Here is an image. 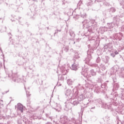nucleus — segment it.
Returning a JSON list of instances; mask_svg holds the SVG:
<instances>
[{"label":"nucleus","mask_w":124,"mask_h":124,"mask_svg":"<svg viewBox=\"0 0 124 124\" xmlns=\"http://www.w3.org/2000/svg\"><path fill=\"white\" fill-rule=\"evenodd\" d=\"M61 120L62 121V124H66L69 121V120L67 118V116H63V118H61Z\"/></svg>","instance_id":"7"},{"label":"nucleus","mask_w":124,"mask_h":124,"mask_svg":"<svg viewBox=\"0 0 124 124\" xmlns=\"http://www.w3.org/2000/svg\"><path fill=\"white\" fill-rule=\"evenodd\" d=\"M110 11L111 12H115L116 11V9L114 8H111Z\"/></svg>","instance_id":"26"},{"label":"nucleus","mask_w":124,"mask_h":124,"mask_svg":"<svg viewBox=\"0 0 124 124\" xmlns=\"http://www.w3.org/2000/svg\"><path fill=\"white\" fill-rule=\"evenodd\" d=\"M86 101H87V105L89 104V102H91V100L89 99H86Z\"/></svg>","instance_id":"30"},{"label":"nucleus","mask_w":124,"mask_h":124,"mask_svg":"<svg viewBox=\"0 0 124 124\" xmlns=\"http://www.w3.org/2000/svg\"><path fill=\"white\" fill-rule=\"evenodd\" d=\"M65 52H68V50H69V47L68 46H65L64 48Z\"/></svg>","instance_id":"23"},{"label":"nucleus","mask_w":124,"mask_h":124,"mask_svg":"<svg viewBox=\"0 0 124 124\" xmlns=\"http://www.w3.org/2000/svg\"><path fill=\"white\" fill-rule=\"evenodd\" d=\"M120 87L119 84L116 83L113 85V90H118Z\"/></svg>","instance_id":"15"},{"label":"nucleus","mask_w":124,"mask_h":124,"mask_svg":"<svg viewBox=\"0 0 124 124\" xmlns=\"http://www.w3.org/2000/svg\"><path fill=\"white\" fill-rule=\"evenodd\" d=\"M118 54H119V52L117 51L114 52V55H118Z\"/></svg>","instance_id":"35"},{"label":"nucleus","mask_w":124,"mask_h":124,"mask_svg":"<svg viewBox=\"0 0 124 124\" xmlns=\"http://www.w3.org/2000/svg\"><path fill=\"white\" fill-rule=\"evenodd\" d=\"M89 71V68H86L82 69L81 74L85 78H89V75H88V71Z\"/></svg>","instance_id":"3"},{"label":"nucleus","mask_w":124,"mask_h":124,"mask_svg":"<svg viewBox=\"0 0 124 124\" xmlns=\"http://www.w3.org/2000/svg\"><path fill=\"white\" fill-rule=\"evenodd\" d=\"M120 5H124V0H122V1H121Z\"/></svg>","instance_id":"31"},{"label":"nucleus","mask_w":124,"mask_h":124,"mask_svg":"<svg viewBox=\"0 0 124 124\" xmlns=\"http://www.w3.org/2000/svg\"><path fill=\"white\" fill-rule=\"evenodd\" d=\"M70 35L72 37V38H74L75 37V33L72 31H70Z\"/></svg>","instance_id":"16"},{"label":"nucleus","mask_w":124,"mask_h":124,"mask_svg":"<svg viewBox=\"0 0 124 124\" xmlns=\"http://www.w3.org/2000/svg\"><path fill=\"white\" fill-rule=\"evenodd\" d=\"M46 124H51V123H47Z\"/></svg>","instance_id":"41"},{"label":"nucleus","mask_w":124,"mask_h":124,"mask_svg":"<svg viewBox=\"0 0 124 124\" xmlns=\"http://www.w3.org/2000/svg\"><path fill=\"white\" fill-rule=\"evenodd\" d=\"M92 23H93V24L91 25L92 27H95V26H96V23L94 21H93Z\"/></svg>","instance_id":"24"},{"label":"nucleus","mask_w":124,"mask_h":124,"mask_svg":"<svg viewBox=\"0 0 124 124\" xmlns=\"http://www.w3.org/2000/svg\"><path fill=\"white\" fill-rule=\"evenodd\" d=\"M78 99V101H82V100H83V99H84V96H83V95H80L79 96Z\"/></svg>","instance_id":"18"},{"label":"nucleus","mask_w":124,"mask_h":124,"mask_svg":"<svg viewBox=\"0 0 124 124\" xmlns=\"http://www.w3.org/2000/svg\"><path fill=\"white\" fill-rule=\"evenodd\" d=\"M57 31H62V30H57Z\"/></svg>","instance_id":"38"},{"label":"nucleus","mask_w":124,"mask_h":124,"mask_svg":"<svg viewBox=\"0 0 124 124\" xmlns=\"http://www.w3.org/2000/svg\"><path fill=\"white\" fill-rule=\"evenodd\" d=\"M65 95H67V96H70V95H72L71 90L68 89L66 92Z\"/></svg>","instance_id":"11"},{"label":"nucleus","mask_w":124,"mask_h":124,"mask_svg":"<svg viewBox=\"0 0 124 124\" xmlns=\"http://www.w3.org/2000/svg\"><path fill=\"white\" fill-rule=\"evenodd\" d=\"M12 80H13L14 82H17V83H18V82H23L25 81L23 79H21L19 76L17 74L13 75Z\"/></svg>","instance_id":"2"},{"label":"nucleus","mask_w":124,"mask_h":124,"mask_svg":"<svg viewBox=\"0 0 124 124\" xmlns=\"http://www.w3.org/2000/svg\"><path fill=\"white\" fill-rule=\"evenodd\" d=\"M67 83L69 86H71L74 83L73 80H72L71 79H68L67 80Z\"/></svg>","instance_id":"13"},{"label":"nucleus","mask_w":124,"mask_h":124,"mask_svg":"<svg viewBox=\"0 0 124 124\" xmlns=\"http://www.w3.org/2000/svg\"><path fill=\"white\" fill-rule=\"evenodd\" d=\"M8 35H9L10 38H11V37L12 36V35H11V33H8Z\"/></svg>","instance_id":"36"},{"label":"nucleus","mask_w":124,"mask_h":124,"mask_svg":"<svg viewBox=\"0 0 124 124\" xmlns=\"http://www.w3.org/2000/svg\"><path fill=\"white\" fill-rule=\"evenodd\" d=\"M5 93H7V91H5Z\"/></svg>","instance_id":"42"},{"label":"nucleus","mask_w":124,"mask_h":124,"mask_svg":"<svg viewBox=\"0 0 124 124\" xmlns=\"http://www.w3.org/2000/svg\"><path fill=\"white\" fill-rule=\"evenodd\" d=\"M34 119H36V118H34Z\"/></svg>","instance_id":"48"},{"label":"nucleus","mask_w":124,"mask_h":124,"mask_svg":"<svg viewBox=\"0 0 124 124\" xmlns=\"http://www.w3.org/2000/svg\"><path fill=\"white\" fill-rule=\"evenodd\" d=\"M46 117H48L49 115L48 114H46Z\"/></svg>","instance_id":"37"},{"label":"nucleus","mask_w":124,"mask_h":124,"mask_svg":"<svg viewBox=\"0 0 124 124\" xmlns=\"http://www.w3.org/2000/svg\"><path fill=\"white\" fill-rule=\"evenodd\" d=\"M100 62V58H97L96 62Z\"/></svg>","instance_id":"32"},{"label":"nucleus","mask_w":124,"mask_h":124,"mask_svg":"<svg viewBox=\"0 0 124 124\" xmlns=\"http://www.w3.org/2000/svg\"><path fill=\"white\" fill-rule=\"evenodd\" d=\"M109 60H110V58L108 56H106L105 59L104 60L105 63H108V62H109Z\"/></svg>","instance_id":"17"},{"label":"nucleus","mask_w":124,"mask_h":124,"mask_svg":"<svg viewBox=\"0 0 124 124\" xmlns=\"http://www.w3.org/2000/svg\"><path fill=\"white\" fill-rule=\"evenodd\" d=\"M9 77H10V75H9Z\"/></svg>","instance_id":"47"},{"label":"nucleus","mask_w":124,"mask_h":124,"mask_svg":"<svg viewBox=\"0 0 124 124\" xmlns=\"http://www.w3.org/2000/svg\"><path fill=\"white\" fill-rule=\"evenodd\" d=\"M74 44H75V42H74Z\"/></svg>","instance_id":"45"},{"label":"nucleus","mask_w":124,"mask_h":124,"mask_svg":"<svg viewBox=\"0 0 124 124\" xmlns=\"http://www.w3.org/2000/svg\"><path fill=\"white\" fill-rule=\"evenodd\" d=\"M108 29H113L114 26H113V23H108Z\"/></svg>","instance_id":"20"},{"label":"nucleus","mask_w":124,"mask_h":124,"mask_svg":"<svg viewBox=\"0 0 124 124\" xmlns=\"http://www.w3.org/2000/svg\"><path fill=\"white\" fill-rule=\"evenodd\" d=\"M92 58V55L88 54L87 57L84 60L85 63H86V64H88V65H90L91 66H93V65H91V64L89 63Z\"/></svg>","instance_id":"4"},{"label":"nucleus","mask_w":124,"mask_h":124,"mask_svg":"<svg viewBox=\"0 0 124 124\" xmlns=\"http://www.w3.org/2000/svg\"><path fill=\"white\" fill-rule=\"evenodd\" d=\"M71 109V107H68V108H67V105H66V108H64V110H65V111H67L68 110H69V109Z\"/></svg>","instance_id":"25"},{"label":"nucleus","mask_w":124,"mask_h":124,"mask_svg":"<svg viewBox=\"0 0 124 124\" xmlns=\"http://www.w3.org/2000/svg\"><path fill=\"white\" fill-rule=\"evenodd\" d=\"M102 107H103V108H105V109H112L111 108V105H108V104L105 103H102Z\"/></svg>","instance_id":"5"},{"label":"nucleus","mask_w":124,"mask_h":124,"mask_svg":"<svg viewBox=\"0 0 124 124\" xmlns=\"http://www.w3.org/2000/svg\"><path fill=\"white\" fill-rule=\"evenodd\" d=\"M3 107V101L2 100H0V108Z\"/></svg>","instance_id":"21"},{"label":"nucleus","mask_w":124,"mask_h":124,"mask_svg":"<svg viewBox=\"0 0 124 124\" xmlns=\"http://www.w3.org/2000/svg\"><path fill=\"white\" fill-rule=\"evenodd\" d=\"M75 59H79L80 58V54L78 52L76 53L75 54Z\"/></svg>","instance_id":"19"},{"label":"nucleus","mask_w":124,"mask_h":124,"mask_svg":"<svg viewBox=\"0 0 124 124\" xmlns=\"http://www.w3.org/2000/svg\"><path fill=\"white\" fill-rule=\"evenodd\" d=\"M80 17L82 18H87V14L82 12L80 13Z\"/></svg>","instance_id":"14"},{"label":"nucleus","mask_w":124,"mask_h":124,"mask_svg":"<svg viewBox=\"0 0 124 124\" xmlns=\"http://www.w3.org/2000/svg\"><path fill=\"white\" fill-rule=\"evenodd\" d=\"M55 108L54 109L57 111V112H60L62 109V106L61 105L58 104H55Z\"/></svg>","instance_id":"9"},{"label":"nucleus","mask_w":124,"mask_h":124,"mask_svg":"<svg viewBox=\"0 0 124 124\" xmlns=\"http://www.w3.org/2000/svg\"><path fill=\"white\" fill-rule=\"evenodd\" d=\"M94 108H92V109H93Z\"/></svg>","instance_id":"46"},{"label":"nucleus","mask_w":124,"mask_h":124,"mask_svg":"<svg viewBox=\"0 0 124 124\" xmlns=\"http://www.w3.org/2000/svg\"><path fill=\"white\" fill-rule=\"evenodd\" d=\"M78 103H79V102H78V101H74L73 102V105H78Z\"/></svg>","instance_id":"22"},{"label":"nucleus","mask_w":124,"mask_h":124,"mask_svg":"<svg viewBox=\"0 0 124 124\" xmlns=\"http://www.w3.org/2000/svg\"><path fill=\"white\" fill-rule=\"evenodd\" d=\"M90 73L92 76H95V75H96V72L93 69H91L90 71Z\"/></svg>","instance_id":"12"},{"label":"nucleus","mask_w":124,"mask_h":124,"mask_svg":"<svg viewBox=\"0 0 124 124\" xmlns=\"http://www.w3.org/2000/svg\"><path fill=\"white\" fill-rule=\"evenodd\" d=\"M101 66L102 67V70H105V69H106V67H105V66L102 65Z\"/></svg>","instance_id":"27"},{"label":"nucleus","mask_w":124,"mask_h":124,"mask_svg":"<svg viewBox=\"0 0 124 124\" xmlns=\"http://www.w3.org/2000/svg\"><path fill=\"white\" fill-rule=\"evenodd\" d=\"M26 94H27V96L29 97L30 96V95H31V94H30V92L26 91Z\"/></svg>","instance_id":"28"},{"label":"nucleus","mask_w":124,"mask_h":124,"mask_svg":"<svg viewBox=\"0 0 124 124\" xmlns=\"http://www.w3.org/2000/svg\"><path fill=\"white\" fill-rule=\"evenodd\" d=\"M1 119H4V117L2 115L0 114V120H1Z\"/></svg>","instance_id":"33"},{"label":"nucleus","mask_w":124,"mask_h":124,"mask_svg":"<svg viewBox=\"0 0 124 124\" xmlns=\"http://www.w3.org/2000/svg\"><path fill=\"white\" fill-rule=\"evenodd\" d=\"M78 63H74L72 65V66L71 67V69L72 70H77L78 69Z\"/></svg>","instance_id":"10"},{"label":"nucleus","mask_w":124,"mask_h":124,"mask_svg":"<svg viewBox=\"0 0 124 124\" xmlns=\"http://www.w3.org/2000/svg\"><path fill=\"white\" fill-rule=\"evenodd\" d=\"M18 124H22V123L20 122V123H19L18 122H17Z\"/></svg>","instance_id":"39"},{"label":"nucleus","mask_w":124,"mask_h":124,"mask_svg":"<svg viewBox=\"0 0 124 124\" xmlns=\"http://www.w3.org/2000/svg\"><path fill=\"white\" fill-rule=\"evenodd\" d=\"M112 70H113V72L116 73L117 72L118 74H119L120 76L121 77H124V68H119V66L115 65L112 67Z\"/></svg>","instance_id":"1"},{"label":"nucleus","mask_w":124,"mask_h":124,"mask_svg":"<svg viewBox=\"0 0 124 124\" xmlns=\"http://www.w3.org/2000/svg\"><path fill=\"white\" fill-rule=\"evenodd\" d=\"M110 56H111V57H113V58L115 57V53H110Z\"/></svg>","instance_id":"29"},{"label":"nucleus","mask_w":124,"mask_h":124,"mask_svg":"<svg viewBox=\"0 0 124 124\" xmlns=\"http://www.w3.org/2000/svg\"><path fill=\"white\" fill-rule=\"evenodd\" d=\"M49 119H52V117H49Z\"/></svg>","instance_id":"40"},{"label":"nucleus","mask_w":124,"mask_h":124,"mask_svg":"<svg viewBox=\"0 0 124 124\" xmlns=\"http://www.w3.org/2000/svg\"><path fill=\"white\" fill-rule=\"evenodd\" d=\"M2 94H4V93H2Z\"/></svg>","instance_id":"44"},{"label":"nucleus","mask_w":124,"mask_h":124,"mask_svg":"<svg viewBox=\"0 0 124 124\" xmlns=\"http://www.w3.org/2000/svg\"><path fill=\"white\" fill-rule=\"evenodd\" d=\"M17 109L20 111L21 113H23L24 111V106L20 103L17 104Z\"/></svg>","instance_id":"8"},{"label":"nucleus","mask_w":124,"mask_h":124,"mask_svg":"<svg viewBox=\"0 0 124 124\" xmlns=\"http://www.w3.org/2000/svg\"><path fill=\"white\" fill-rule=\"evenodd\" d=\"M60 70L61 72L62 73L63 75H66V73H67V70L65 68L64 66H62L60 68Z\"/></svg>","instance_id":"6"},{"label":"nucleus","mask_w":124,"mask_h":124,"mask_svg":"<svg viewBox=\"0 0 124 124\" xmlns=\"http://www.w3.org/2000/svg\"><path fill=\"white\" fill-rule=\"evenodd\" d=\"M99 103H101V101H100V102H99Z\"/></svg>","instance_id":"43"},{"label":"nucleus","mask_w":124,"mask_h":124,"mask_svg":"<svg viewBox=\"0 0 124 124\" xmlns=\"http://www.w3.org/2000/svg\"><path fill=\"white\" fill-rule=\"evenodd\" d=\"M83 23H84L85 24H87V23H89V20L87 21V20H85L83 21Z\"/></svg>","instance_id":"34"}]
</instances>
